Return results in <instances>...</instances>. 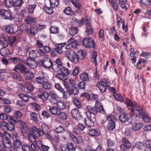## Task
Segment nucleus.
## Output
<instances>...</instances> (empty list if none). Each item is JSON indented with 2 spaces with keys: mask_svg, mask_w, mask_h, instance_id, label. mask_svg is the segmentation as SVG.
Returning a JSON list of instances; mask_svg holds the SVG:
<instances>
[{
  "mask_svg": "<svg viewBox=\"0 0 151 151\" xmlns=\"http://www.w3.org/2000/svg\"><path fill=\"white\" fill-rule=\"evenodd\" d=\"M143 126L142 123H138L133 124L132 127V129L134 131L138 130Z\"/></svg>",
  "mask_w": 151,
  "mask_h": 151,
  "instance_id": "obj_28",
  "label": "nucleus"
},
{
  "mask_svg": "<svg viewBox=\"0 0 151 151\" xmlns=\"http://www.w3.org/2000/svg\"><path fill=\"white\" fill-rule=\"evenodd\" d=\"M7 120L8 121L10 122V123L15 124H16L18 121V119L16 117H14V116L11 115L8 116Z\"/></svg>",
  "mask_w": 151,
  "mask_h": 151,
  "instance_id": "obj_35",
  "label": "nucleus"
},
{
  "mask_svg": "<svg viewBox=\"0 0 151 151\" xmlns=\"http://www.w3.org/2000/svg\"><path fill=\"white\" fill-rule=\"evenodd\" d=\"M73 101L74 104L78 108H81L82 105L81 104V102L79 101V100L76 97L73 98Z\"/></svg>",
  "mask_w": 151,
  "mask_h": 151,
  "instance_id": "obj_40",
  "label": "nucleus"
},
{
  "mask_svg": "<svg viewBox=\"0 0 151 151\" xmlns=\"http://www.w3.org/2000/svg\"><path fill=\"white\" fill-rule=\"evenodd\" d=\"M66 43H62L56 44V47L54 49V50L59 54H61L63 52V48L65 45Z\"/></svg>",
  "mask_w": 151,
  "mask_h": 151,
  "instance_id": "obj_17",
  "label": "nucleus"
},
{
  "mask_svg": "<svg viewBox=\"0 0 151 151\" xmlns=\"http://www.w3.org/2000/svg\"><path fill=\"white\" fill-rule=\"evenodd\" d=\"M23 3V0H16L14 1V5L17 7H20Z\"/></svg>",
  "mask_w": 151,
  "mask_h": 151,
  "instance_id": "obj_60",
  "label": "nucleus"
},
{
  "mask_svg": "<svg viewBox=\"0 0 151 151\" xmlns=\"http://www.w3.org/2000/svg\"><path fill=\"white\" fill-rule=\"evenodd\" d=\"M145 145V151H151V140H146Z\"/></svg>",
  "mask_w": 151,
  "mask_h": 151,
  "instance_id": "obj_39",
  "label": "nucleus"
},
{
  "mask_svg": "<svg viewBox=\"0 0 151 151\" xmlns=\"http://www.w3.org/2000/svg\"><path fill=\"white\" fill-rule=\"evenodd\" d=\"M80 77L81 80L83 81L88 82L90 81L88 74L86 73H83L81 74Z\"/></svg>",
  "mask_w": 151,
  "mask_h": 151,
  "instance_id": "obj_25",
  "label": "nucleus"
},
{
  "mask_svg": "<svg viewBox=\"0 0 151 151\" xmlns=\"http://www.w3.org/2000/svg\"><path fill=\"white\" fill-rule=\"evenodd\" d=\"M86 86V83L83 81L80 82L77 85L78 88L80 89H85Z\"/></svg>",
  "mask_w": 151,
  "mask_h": 151,
  "instance_id": "obj_58",
  "label": "nucleus"
},
{
  "mask_svg": "<svg viewBox=\"0 0 151 151\" xmlns=\"http://www.w3.org/2000/svg\"><path fill=\"white\" fill-rule=\"evenodd\" d=\"M43 87L45 89L49 90L51 88L52 85L51 83L48 82H45L43 83Z\"/></svg>",
  "mask_w": 151,
  "mask_h": 151,
  "instance_id": "obj_63",
  "label": "nucleus"
},
{
  "mask_svg": "<svg viewBox=\"0 0 151 151\" xmlns=\"http://www.w3.org/2000/svg\"><path fill=\"white\" fill-rule=\"evenodd\" d=\"M26 68L25 66L23 64H19L16 65L14 70L19 74L24 73L26 70Z\"/></svg>",
  "mask_w": 151,
  "mask_h": 151,
  "instance_id": "obj_12",
  "label": "nucleus"
},
{
  "mask_svg": "<svg viewBox=\"0 0 151 151\" xmlns=\"http://www.w3.org/2000/svg\"><path fill=\"white\" fill-rule=\"evenodd\" d=\"M28 136L29 140L32 143L36 142V139L37 138L35 137L32 133H29L28 134Z\"/></svg>",
  "mask_w": 151,
  "mask_h": 151,
  "instance_id": "obj_49",
  "label": "nucleus"
},
{
  "mask_svg": "<svg viewBox=\"0 0 151 151\" xmlns=\"http://www.w3.org/2000/svg\"><path fill=\"white\" fill-rule=\"evenodd\" d=\"M88 133L89 135L92 136H96L99 135V133L98 131L92 129L89 130L88 132Z\"/></svg>",
  "mask_w": 151,
  "mask_h": 151,
  "instance_id": "obj_31",
  "label": "nucleus"
},
{
  "mask_svg": "<svg viewBox=\"0 0 151 151\" xmlns=\"http://www.w3.org/2000/svg\"><path fill=\"white\" fill-rule=\"evenodd\" d=\"M41 128L42 132L44 135V133L50 131V129L48 126L44 123H42L41 125Z\"/></svg>",
  "mask_w": 151,
  "mask_h": 151,
  "instance_id": "obj_41",
  "label": "nucleus"
},
{
  "mask_svg": "<svg viewBox=\"0 0 151 151\" xmlns=\"http://www.w3.org/2000/svg\"><path fill=\"white\" fill-rule=\"evenodd\" d=\"M50 5L52 7L57 6L59 4V1L58 0H50Z\"/></svg>",
  "mask_w": 151,
  "mask_h": 151,
  "instance_id": "obj_47",
  "label": "nucleus"
},
{
  "mask_svg": "<svg viewBox=\"0 0 151 151\" xmlns=\"http://www.w3.org/2000/svg\"><path fill=\"white\" fill-rule=\"evenodd\" d=\"M66 55L72 62L77 63L78 62V55L73 50H70L66 52Z\"/></svg>",
  "mask_w": 151,
  "mask_h": 151,
  "instance_id": "obj_2",
  "label": "nucleus"
},
{
  "mask_svg": "<svg viewBox=\"0 0 151 151\" xmlns=\"http://www.w3.org/2000/svg\"><path fill=\"white\" fill-rule=\"evenodd\" d=\"M14 124L11 123H7L6 129L10 131H13L15 129Z\"/></svg>",
  "mask_w": 151,
  "mask_h": 151,
  "instance_id": "obj_52",
  "label": "nucleus"
},
{
  "mask_svg": "<svg viewBox=\"0 0 151 151\" xmlns=\"http://www.w3.org/2000/svg\"><path fill=\"white\" fill-rule=\"evenodd\" d=\"M97 53L95 51L93 52V54L91 57V61L95 65L96 67L97 66V63H96Z\"/></svg>",
  "mask_w": 151,
  "mask_h": 151,
  "instance_id": "obj_33",
  "label": "nucleus"
},
{
  "mask_svg": "<svg viewBox=\"0 0 151 151\" xmlns=\"http://www.w3.org/2000/svg\"><path fill=\"white\" fill-rule=\"evenodd\" d=\"M48 111L52 114L54 115H58L60 110H58L56 107L52 106L50 108Z\"/></svg>",
  "mask_w": 151,
  "mask_h": 151,
  "instance_id": "obj_23",
  "label": "nucleus"
},
{
  "mask_svg": "<svg viewBox=\"0 0 151 151\" xmlns=\"http://www.w3.org/2000/svg\"><path fill=\"white\" fill-rule=\"evenodd\" d=\"M22 149L23 151H32L30 146L27 145H23L22 146Z\"/></svg>",
  "mask_w": 151,
  "mask_h": 151,
  "instance_id": "obj_64",
  "label": "nucleus"
},
{
  "mask_svg": "<svg viewBox=\"0 0 151 151\" xmlns=\"http://www.w3.org/2000/svg\"><path fill=\"white\" fill-rule=\"evenodd\" d=\"M84 122L88 127L91 128L94 126V122L92 120L90 115H87V117L85 119Z\"/></svg>",
  "mask_w": 151,
  "mask_h": 151,
  "instance_id": "obj_14",
  "label": "nucleus"
},
{
  "mask_svg": "<svg viewBox=\"0 0 151 151\" xmlns=\"http://www.w3.org/2000/svg\"><path fill=\"white\" fill-rule=\"evenodd\" d=\"M78 45V43L77 40L73 38H70L68 41V44L65 47L67 49H70L71 47L76 48Z\"/></svg>",
  "mask_w": 151,
  "mask_h": 151,
  "instance_id": "obj_6",
  "label": "nucleus"
},
{
  "mask_svg": "<svg viewBox=\"0 0 151 151\" xmlns=\"http://www.w3.org/2000/svg\"><path fill=\"white\" fill-rule=\"evenodd\" d=\"M122 144L120 146L121 151H125L127 149L130 148L131 145L128 140L126 138H123L122 139Z\"/></svg>",
  "mask_w": 151,
  "mask_h": 151,
  "instance_id": "obj_5",
  "label": "nucleus"
},
{
  "mask_svg": "<svg viewBox=\"0 0 151 151\" xmlns=\"http://www.w3.org/2000/svg\"><path fill=\"white\" fill-rule=\"evenodd\" d=\"M62 67V66H60L56 64L53 63L52 67V68L54 71L55 72H58L59 70L60 69H61V68Z\"/></svg>",
  "mask_w": 151,
  "mask_h": 151,
  "instance_id": "obj_59",
  "label": "nucleus"
},
{
  "mask_svg": "<svg viewBox=\"0 0 151 151\" xmlns=\"http://www.w3.org/2000/svg\"><path fill=\"white\" fill-rule=\"evenodd\" d=\"M13 144L14 146L17 148H20L23 145L22 141L21 140H17L16 141H14Z\"/></svg>",
  "mask_w": 151,
  "mask_h": 151,
  "instance_id": "obj_48",
  "label": "nucleus"
},
{
  "mask_svg": "<svg viewBox=\"0 0 151 151\" xmlns=\"http://www.w3.org/2000/svg\"><path fill=\"white\" fill-rule=\"evenodd\" d=\"M43 9L46 13L48 14H51L53 12V10L52 8L47 6L46 5L44 6Z\"/></svg>",
  "mask_w": 151,
  "mask_h": 151,
  "instance_id": "obj_43",
  "label": "nucleus"
},
{
  "mask_svg": "<svg viewBox=\"0 0 151 151\" xmlns=\"http://www.w3.org/2000/svg\"><path fill=\"white\" fill-rule=\"evenodd\" d=\"M0 14L1 16L5 19L11 20L13 19L10 12L4 9H0Z\"/></svg>",
  "mask_w": 151,
  "mask_h": 151,
  "instance_id": "obj_7",
  "label": "nucleus"
},
{
  "mask_svg": "<svg viewBox=\"0 0 151 151\" xmlns=\"http://www.w3.org/2000/svg\"><path fill=\"white\" fill-rule=\"evenodd\" d=\"M69 33L72 35H74L77 34L78 31V28L76 27H70L69 28Z\"/></svg>",
  "mask_w": 151,
  "mask_h": 151,
  "instance_id": "obj_30",
  "label": "nucleus"
},
{
  "mask_svg": "<svg viewBox=\"0 0 151 151\" xmlns=\"http://www.w3.org/2000/svg\"><path fill=\"white\" fill-rule=\"evenodd\" d=\"M71 114L72 117L77 120H78L81 117L80 113L78 110L76 108L73 109L71 111Z\"/></svg>",
  "mask_w": 151,
  "mask_h": 151,
  "instance_id": "obj_16",
  "label": "nucleus"
},
{
  "mask_svg": "<svg viewBox=\"0 0 151 151\" xmlns=\"http://www.w3.org/2000/svg\"><path fill=\"white\" fill-rule=\"evenodd\" d=\"M7 120L8 121L10 122V123L15 124H16L18 121V119L16 117H14V116L11 115L8 116Z\"/></svg>",
  "mask_w": 151,
  "mask_h": 151,
  "instance_id": "obj_36",
  "label": "nucleus"
},
{
  "mask_svg": "<svg viewBox=\"0 0 151 151\" xmlns=\"http://www.w3.org/2000/svg\"><path fill=\"white\" fill-rule=\"evenodd\" d=\"M30 118L31 119L35 122H38V114L32 112L30 114Z\"/></svg>",
  "mask_w": 151,
  "mask_h": 151,
  "instance_id": "obj_37",
  "label": "nucleus"
},
{
  "mask_svg": "<svg viewBox=\"0 0 151 151\" xmlns=\"http://www.w3.org/2000/svg\"><path fill=\"white\" fill-rule=\"evenodd\" d=\"M15 27L14 25H11L5 26L4 29L8 33L13 34L16 31Z\"/></svg>",
  "mask_w": 151,
  "mask_h": 151,
  "instance_id": "obj_20",
  "label": "nucleus"
},
{
  "mask_svg": "<svg viewBox=\"0 0 151 151\" xmlns=\"http://www.w3.org/2000/svg\"><path fill=\"white\" fill-rule=\"evenodd\" d=\"M20 129L22 132V134L23 136H25L27 135L29 131V129L27 126L24 127H20Z\"/></svg>",
  "mask_w": 151,
  "mask_h": 151,
  "instance_id": "obj_42",
  "label": "nucleus"
},
{
  "mask_svg": "<svg viewBox=\"0 0 151 151\" xmlns=\"http://www.w3.org/2000/svg\"><path fill=\"white\" fill-rule=\"evenodd\" d=\"M36 6V5L35 4L28 5V9L29 13L32 14L34 12V10Z\"/></svg>",
  "mask_w": 151,
  "mask_h": 151,
  "instance_id": "obj_61",
  "label": "nucleus"
},
{
  "mask_svg": "<svg viewBox=\"0 0 151 151\" xmlns=\"http://www.w3.org/2000/svg\"><path fill=\"white\" fill-rule=\"evenodd\" d=\"M125 102L127 106L130 107H133L134 105L137 104L136 103L135 101H134L132 102V101H131L128 99H127L126 100Z\"/></svg>",
  "mask_w": 151,
  "mask_h": 151,
  "instance_id": "obj_50",
  "label": "nucleus"
},
{
  "mask_svg": "<svg viewBox=\"0 0 151 151\" xmlns=\"http://www.w3.org/2000/svg\"><path fill=\"white\" fill-rule=\"evenodd\" d=\"M0 54L3 56H8L10 54L9 49L6 47L2 48L0 50Z\"/></svg>",
  "mask_w": 151,
  "mask_h": 151,
  "instance_id": "obj_27",
  "label": "nucleus"
},
{
  "mask_svg": "<svg viewBox=\"0 0 151 151\" xmlns=\"http://www.w3.org/2000/svg\"><path fill=\"white\" fill-rule=\"evenodd\" d=\"M55 77L61 80L65 81L67 80V76L61 73H57L55 76Z\"/></svg>",
  "mask_w": 151,
  "mask_h": 151,
  "instance_id": "obj_38",
  "label": "nucleus"
},
{
  "mask_svg": "<svg viewBox=\"0 0 151 151\" xmlns=\"http://www.w3.org/2000/svg\"><path fill=\"white\" fill-rule=\"evenodd\" d=\"M128 114L125 112H121L119 116V120L122 123H124L128 120Z\"/></svg>",
  "mask_w": 151,
  "mask_h": 151,
  "instance_id": "obj_19",
  "label": "nucleus"
},
{
  "mask_svg": "<svg viewBox=\"0 0 151 151\" xmlns=\"http://www.w3.org/2000/svg\"><path fill=\"white\" fill-rule=\"evenodd\" d=\"M64 13L68 15H71L73 13L71 8L70 7H67L63 10Z\"/></svg>",
  "mask_w": 151,
  "mask_h": 151,
  "instance_id": "obj_54",
  "label": "nucleus"
},
{
  "mask_svg": "<svg viewBox=\"0 0 151 151\" xmlns=\"http://www.w3.org/2000/svg\"><path fill=\"white\" fill-rule=\"evenodd\" d=\"M140 117L142 118L144 122L147 123H148L150 122L151 119L149 117L148 114L145 113H141V114Z\"/></svg>",
  "mask_w": 151,
  "mask_h": 151,
  "instance_id": "obj_21",
  "label": "nucleus"
},
{
  "mask_svg": "<svg viewBox=\"0 0 151 151\" xmlns=\"http://www.w3.org/2000/svg\"><path fill=\"white\" fill-rule=\"evenodd\" d=\"M86 109V113L87 115H91V114L95 115L97 113L96 105L93 107L90 106H87Z\"/></svg>",
  "mask_w": 151,
  "mask_h": 151,
  "instance_id": "obj_13",
  "label": "nucleus"
},
{
  "mask_svg": "<svg viewBox=\"0 0 151 151\" xmlns=\"http://www.w3.org/2000/svg\"><path fill=\"white\" fill-rule=\"evenodd\" d=\"M18 96L25 102H27L29 100L28 97L24 94L19 93L18 94Z\"/></svg>",
  "mask_w": 151,
  "mask_h": 151,
  "instance_id": "obj_56",
  "label": "nucleus"
},
{
  "mask_svg": "<svg viewBox=\"0 0 151 151\" xmlns=\"http://www.w3.org/2000/svg\"><path fill=\"white\" fill-rule=\"evenodd\" d=\"M56 105L57 106L56 107L59 110H64L66 107V106L64 102L60 100L57 101Z\"/></svg>",
  "mask_w": 151,
  "mask_h": 151,
  "instance_id": "obj_26",
  "label": "nucleus"
},
{
  "mask_svg": "<svg viewBox=\"0 0 151 151\" xmlns=\"http://www.w3.org/2000/svg\"><path fill=\"white\" fill-rule=\"evenodd\" d=\"M63 84L67 89L69 96L71 95H76L79 93V90L76 86H71L68 82L66 81H63Z\"/></svg>",
  "mask_w": 151,
  "mask_h": 151,
  "instance_id": "obj_1",
  "label": "nucleus"
},
{
  "mask_svg": "<svg viewBox=\"0 0 151 151\" xmlns=\"http://www.w3.org/2000/svg\"><path fill=\"white\" fill-rule=\"evenodd\" d=\"M27 65L30 68L34 69L37 67V64L33 58H29L26 60Z\"/></svg>",
  "mask_w": 151,
  "mask_h": 151,
  "instance_id": "obj_11",
  "label": "nucleus"
},
{
  "mask_svg": "<svg viewBox=\"0 0 151 151\" xmlns=\"http://www.w3.org/2000/svg\"><path fill=\"white\" fill-rule=\"evenodd\" d=\"M112 116H108L106 117V119L108 120L107 128L109 130H112L115 127V123L114 120L111 119Z\"/></svg>",
  "mask_w": 151,
  "mask_h": 151,
  "instance_id": "obj_8",
  "label": "nucleus"
},
{
  "mask_svg": "<svg viewBox=\"0 0 151 151\" xmlns=\"http://www.w3.org/2000/svg\"><path fill=\"white\" fill-rule=\"evenodd\" d=\"M54 131L56 133H63L65 131V129L62 126H60L55 128Z\"/></svg>",
  "mask_w": 151,
  "mask_h": 151,
  "instance_id": "obj_32",
  "label": "nucleus"
},
{
  "mask_svg": "<svg viewBox=\"0 0 151 151\" xmlns=\"http://www.w3.org/2000/svg\"><path fill=\"white\" fill-rule=\"evenodd\" d=\"M110 86V83L109 82L103 79L101 80L100 83L97 84L98 87L101 92H105L106 91V87H109Z\"/></svg>",
  "mask_w": 151,
  "mask_h": 151,
  "instance_id": "obj_4",
  "label": "nucleus"
},
{
  "mask_svg": "<svg viewBox=\"0 0 151 151\" xmlns=\"http://www.w3.org/2000/svg\"><path fill=\"white\" fill-rule=\"evenodd\" d=\"M114 96L115 99L116 100L120 101L121 102H122L124 101V100L121 95L116 93L114 94Z\"/></svg>",
  "mask_w": 151,
  "mask_h": 151,
  "instance_id": "obj_62",
  "label": "nucleus"
},
{
  "mask_svg": "<svg viewBox=\"0 0 151 151\" xmlns=\"http://www.w3.org/2000/svg\"><path fill=\"white\" fill-rule=\"evenodd\" d=\"M48 95L51 98L57 99L58 97L56 93L54 91H50L48 93Z\"/></svg>",
  "mask_w": 151,
  "mask_h": 151,
  "instance_id": "obj_55",
  "label": "nucleus"
},
{
  "mask_svg": "<svg viewBox=\"0 0 151 151\" xmlns=\"http://www.w3.org/2000/svg\"><path fill=\"white\" fill-rule=\"evenodd\" d=\"M24 76L25 79L27 81L32 80L34 76V74L32 71L28 70H26L24 73Z\"/></svg>",
  "mask_w": 151,
  "mask_h": 151,
  "instance_id": "obj_18",
  "label": "nucleus"
},
{
  "mask_svg": "<svg viewBox=\"0 0 151 151\" xmlns=\"http://www.w3.org/2000/svg\"><path fill=\"white\" fill-rule=\"evenodd\" d=\"M58 115L59 116L60 119L63 120H65L68 118V115L64 112H62L60 110Z\"/></svg>",
  "mask_w": 151,
  "mask_h": 151,
  "instance_id": "obj_44",
  "label": "nucleus"
},
{
  "mask_svg": "<svg viewBox=\"0 0 151 151\" xmlns=\"http://www.w3.org/2000/svg\"><path fill=\"white\" fill-rule=\"evenodd\" d=\"M39 97L43 101H46L48 98V93L46 91H44L38 95Z\"/></svg>",
  "mask_w": 151,
  "mask_h": 151,
  "instance_id": "obj_22",
  "label": "nucleus"
},
{
  "mask_svg": "<svg viewBox=\"0 0 151 151\" xmlns=\"http://www.w3.org/2000/svg\"><path fill=\"white\" fill-rule=\"evenodd\" d=\"M29 57H32L33 58H35L39 57V50H32L29 51Z\"/></svg>",
  "mask_w": 151,
  "mask_h": 151,
  "instance_id": "obj_24",
  "label": "nucleus"
},
{
  "mask_svg": "<svg viewBox=\"0 0 151 151\" xmlns=\"http://www.w3.org/2000/svg\"><path fill=\"white\" fill-rule=\"evenodd\" d=\"M83 45L86 47L94 49L95 44L93 40L91 38H87L84 39L82 42Z\"/></svg>",
  "mask_w": 151,
  "mask_h": 151,
  "instance_id": "obj_3",
  "label": "nucleus"
},
{
  "mask_svg": "<svg viewBox=\"0 0 151 151\" xmlns=\"http://www.w3.org/2000/svg\"><path fill=\"white\" fill-rule=\"evenodd\" d=\"M16 40V38L15 37L13 36L10 37L9 38V45L12 47H13Z\"/></svg>",
  "mask_w": 151,
  "mask_h": 151,
  "instance_id": "obj_53",
  "label": "nucleus"
},
{
  "mask_svg": "<svg viewBox=\"0 0 151 151\" xmlns=\"http://www.w3.org/2000/svg\"><path fill=\"white\" fill-rule=\"evenodd\" d=\"M25 30H26V32H29V31L31 34H32L34 35H35L37 32V27L35 25L32 26L30 29H26Z\"/></svg>",
  "mask_w": 151,
  "mask_h": 151,
  "instance_id": "obj_29",
  "label": "nucleus"
},
{
  "mask_svg": "<svg viewBox=\"0 0 151 151\" xmlns=\"http://www.w3.org/2000/svg\"><path fill=\"white\" fill-rule=\"evenodd\" d=\"M35 19L31 17L28 16L26 18L25 21L28 24H31L35 22Z\"/></svg>",
  "mask_w": 151,
  "mask_h": 151,
  "instance_id": "obj_57",
  "label": "nucleus"
},
{
  "mask_svg": "<svg viewBox=\"0 0 151 151\" xmlns=\"http://www.w3.org/2000/svg\"><path fill=\"white\" fill-rule=\"evenodd\" d=\"M131 112L132 114L135 115V117H137L138 116L139 117L141 116V113L140 108L137 106V104L134 105L132 109Z\"/></svg>",
  "mask_w": 151,
  "mask_h": 151,
  "instance_id": "obj_15",
  "label": "nucleus"
},
{
  "mask_svg": "<svg viewBox=\"0 0 151 151\" xmlns=\"http://www.w3.org/2000/svg\"><path fill=\"white\" fill-rule=\"evenodd\" d=\"M4 3L6 6L8 7H10L14 5L13 0H5Z\"/></svg>",
  "mask_w": 151,
  "mask_h": 151,
  "instance_id": "obj_46",
  "label": "nucleus"
},
{
  "mask_svg": "<svg viewBox=\"0 0 151 151\" xmlns=\"http://www.w3.org/2000/svg\"><path fill=\"white\" fill-rule=\"evenodd\" d=\"M61 72L62 73L66 76L69 75L70 74V72L69 70L65 67H62L60 69Z\"/></svg>",
  "mask_w": 151,
  "mask_h": 151,
  "instance_id": "obj_51",
  "label": "nucleus"
},
{
  "mask_svg": "<svg viewBox=\"0 0 151 151\" xmlns=\"http://www.w3.org/2000/svg\"><path fill=\"white\" fill-rule=\"evenodd\" d=\"M86 29L85 31V32L86 34L87 35H89L91 34L93 32V29L92 28V26H86Z\"/></svg>",
  "mask_w": 151,
  "mask_h": 151,
  "instance_id": "obj_45",
  "label": "nucleus"
},
{
  "mask_svg": "<svg viewBox=\"0 0 151 151\" xmlns=\"http://www.w3.org/2000/svg\"><path fill=\"white\" fill-rule=\"evenodd\" d=\"M0 44L3 47V48L6 47L8 46V43L6 39L1 37H0Z\"/></svg>",
  "mask_w": 151,
  "mask_h": 151,
  "instance_id": "obj_34",
  "label": "nucleus"
},
{
  "mask_svg": "<svg viewBox=\"0 0 151 151\" xmlns=\"http://www.w3.org/2000/svg\"><path fill=\"white\" fill-rule=\"evenodd\" d=\"M31 130L32 133L35 137L37 138H39L40 136H42L44 135L42 130L40 128H37L35 127H32Z\"/></svg>",
  "mask_w": 151,
  "mask_h": 151,
  "instance_id": "obj_10",
  "label": "nucleus"
},
{
  "mask_svg": "<svg viewBox=\"0 0 151 151\" xmlns=\"http://www.w3.org/2000/svg\"><path fill=\"white\" fill-rule=\"evenodd\" d=\"M42 63L43 65L45 68L48 69L52 68L53 63L51 60L47 57L44 58L43 60Z\"/></svg>",
  "mask_w": 151,
  "mask_h": 151,
  "instance_id": "obj_9",
  "label": "nucleus"
}]
</instances>
